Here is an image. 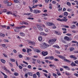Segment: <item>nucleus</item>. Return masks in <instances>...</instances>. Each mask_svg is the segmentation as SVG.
Here are the masks:
<instances>
[{
	"label": "nucleus",
	"instance_id": "72a5a7b5",
	"mask_svg": "<svg viewBox=\"0 0 78 78\" xmlns=\"http://www.w3.org/2000/svg\"><path fill=\"white\" fill-rule=\"evenodd\" d=\"M6 14H12H12H13L12 13H11V12H7Z\"/></svg>",
	"mask_w": 78,
	"mask_h": 78
},
{
	"label": "nucleus",
	"instance_id": "a878e982",
	"mask_svg": "<svg viewBox=\"0 0 78 78\" xmlns=\"http://www.w3.org/2000/svg\"><path fill=\"white\" fill-rule=\"evenodd\" d=\"M27 53H29L30 51H31V49H30L27 48Z\"/></svg>",
	"mask_w": 78,
	"mask_h": 78
},
{
	"label": "nucleus",
	"instance_id": "e433bc0d",
	"mask_svg": "<svg viewBox=\"0 0 78 78\" xmlns=\"http://www.w3.org/2000/svg\"><path fill=\"white\" fill-rule=\"evenodd\" d=\"M19 57L20 58H22L23 57V55H22L21 54H20V55H19Z\"/></svg>",
	"mask_w": 78,
	"mask_h": 78
},
{
	"label": "nucleus",
	"instance_id": "4468645a",
	"mask_svg": "<svg viewBox=\"0 0 78 78\" xmlns=\"http://www.w3.org/2000/svg\"><path fill=\"white\" fill-rule=\"evenodd\" d=\"M53 47H54V48H60L59 47V46L58 45H54L53 46Z\"/></svg>",
	"mask_w": 78,
	"mask_h": 78
},
{
	"label": "nucleus",
	"instance_id": "412c9836",
	"mask_svg": "<svg viewBox=\"0 0 78 78\" xmlns=\"http://www.w3.org/2000/svg\"><path fill=\"white\" fill-rule=\"evenodd\" d=\"M76 28V27L75 25H73L71 27V29H74V28Z\"/></svg>",
	"mask_w": 78,
	"mask_h": 78
},
{
	"label": "nucleus",
	"instance_id": "a19ab883",
	"mask_svg": "<svg viewBox=\"0 0 78 78\" xmlns=\"http://www.w3.org/2000/svg\"><path fill=\"white\" fill-rule=\"evenodd\" d=\"M1 73H2V74L3 75H4V76H7V75H6L5 74V73H3V72L1 71Z\"/></svg>",
	"mask_w": 78,
	"mask_h": 78
},
{
	"label": "nucleus",
	"instance_id": "9d476101",
	"mask_svg": "<svg viewBox=\"0 0 78 78\" xmlns=\"http://www.w3.org/2000/svg\"><path fill=\"white\" fill-rule=\"evenodd\" d=\"M4 69L5 70L7 73H10V72L6 68V67L5 66H4Z\"/></svg>",
	"mask_w": 78,
	"mask_h": 78
},
{
	"label": "nucleus",
	"instance_id": "37998d69",
	"mask_svg": "<svg viewBox=\"0 0 78 78\" xmlns=\"http://www.w3.org/2000/svg\"><path fill=\"white\" fill-rule=\"evenodd\" d=\"M36 52H37V53H40L41 52L38 49H36Z\"/></svg>",
	"mask_w": 78,
	"mask_h": 78
},
{
	"label": "nucleus",
	"instance_id": "ea45409f",
	"mask_svg": "<svg viewBox=\"0 0 78 78\" xmlns=\"http://www.w3.org/2000/svg\"><path fill=\"white\" fill-rule=\"evenodd\" d=\"M24 15H27V16H29V15H31V13H25Z\"/></svg>",
	"mask_w": 78,
	"mask_h": 78
},
{
	"label": "nucleus",
	"instance_id": "a211bd4d",
	"mask_svg": "<svg viewBox=\"0 0 78 78\" xmlns=\"http://www.w3.org/2000/svg\"><path fill=\"white\" fill-rule=\"evenodd\" d=\"M1 61L4 64H5V62H6V61H5V60L3 59H1Z\"/></svg>",
	"mask_w": 78,
	"mask_h": 78
},
{
	"label": "nucleus",
	"instance_id": "0eeeda50",
	"mask_svg": "<svg viewBox=\"0 0 78 78\" xmlns=\"http://www.w3.org/2000/svg\"><path fill=\"white\" fill-rule=\"evenodd\" d=\"M42 54L43 55V56H46V55H48V52L47 51H43L42 53Z\"/></svg>",
	"mask_w": 78,
	"mask_h": 78
},
{
	"label": "nucleus",
	"instance_id": "393cba45",
	"mask_svg": "<svg viewBox=\"0 0 78 78\" xmlns=\"http://www.w3.org/2000/svg\"><path fill=\"white\" fill-rule=\"evenodd\" d=\"M14 2L15 3H19V0H14Z\"/></svg>",
	"mask_w": 78,
	"mask_h": 78
},
{
	"label": "nucleus",
	"instance_id": "f8f14e48",
	"mask_svg": "<svg viewBox=\"0 0 78 78\" xmlns=\"http://www.w3.org/2000/svg\"><path fill=\"white\" fill-rule=\"evenodd\" d=\"M40 34L41 35H43V36H44L47 35V34H45V33H44L43 32H41Z\"/></svg>",
	"mask_w": 78,
	"mask_h": 78
},
{
	"label": "nucleus",
	"instance_id": "f3484780",
	"mask_svg": "<svg viewBox=\"0 0 78 78\" xmlns=\"http://www.w3.org/2000/svg\"><path fill=\"white\" fill-rule=\"evenodd\" d=\"M38 39L39 41H41L42 39V37L40 36L38 37Z\"/></svg>",
	"mask_w": 78,
	"mask_h": 78
},
{
	"label": "nucleus",
	"instance_id": "aec40b11",
	"mask_svg": "<svg viewBox=\"0 0 78 78\" xmlns=\"http://www.w3.org/2000/svg\"><path fill=\"white\" fill-rule=\"evenodd\" d=\"M67 15H68V12H64V16H66V17L67 16Z\"/></svg>",
	"mask_w": 78,
	"mask_h": 78
},
{
	"label": "nucleus",
	"instance_id": "69168bd1",
	"mask_svg": "<svg viewBox=\"0 0 78 78\" xmlns=\"http://www.w3.org/2000/svg\"><path fill=\"white\" fill-rule=\"evenodd\" d=\"M75 56V55H71L70 56V57L71 58H73V57Z\"/></svg>",
	"mask_w": 78,
	"mask_h": 78
},
{
	"label": "nucleus",
	"instance_id": "7ed1b4c3",
	"mask_svg": "<svg viewBox=\"0 0 78 78\" xmlns=\"http://www.w3.org/2000/svg\"><path fill=\"white\" fill-rule=\"evenodd\" d=\"M56 41V39H53L52 40H50L48 41L49 43H50L51 44H53L54 42Z\"/></svg>",
	"mask_w": 78,
	"mask_h": 78
},
{
	"label": "nucleus",
	"instance_id": "f257e3e1",
	"mask_svg": "<svg viewBox=\"0 0 78 78\" xmlns=\"http://www.w3.org/2000/svg\"><path fill=\"white\" fill-rule=\"evenodd\" d=\"M49 47V45L45 43H43V44H40V47L42 49H45V48H47V47Z\"/></svg>",
	"mask_w": 78,
	"mask_h": 78
},
{
	"label": "nucleus",
	"instance_id": "c03bdc74",
	"mask_svg": "<svg viewBox=\"0 0 78 78\" xmlns=\"http://www.w3.org/2000/svg\"><path fill=\"white\" fill-rule=\"evenodd\" d=\"M57 74L58 75H59V76H60L61 75V73L59 71H58L57 72Z\"/></svg>",
	"mask_w": 78,
	"mask_h": 78
},
{
	"label": "nucleus",
	"instance_id": "e2e57ef3",
	"mask_svg": "<svg viewBox=\"0 0 78 78\" xmlns=\"http://www.w3.org/2000/svg\"><path fill=\"white\" fill-rule=\"evenodd\" d=\"M72 43H77V41H72Z\"/></svg>",
	"mask_w": 78,
	"mask_h": 78
},
{
	"label": "nucleus",
	"instance_id": "13d9d810",
	"mask_svg": "<svg viewBox=\"0 0 78 78\" xmlns=\"http://www.w3.org/2000/svg\"><path fill=\"white\" fill-rule=\"evenodd\" d=\"M4 3H8V1H5L4 2Z\"/></svg>",
	"mask_w": 78,
	"mask_h": 78
},
{
	"label": "nucleus",
	"instance_id": "de8ad7c7",
	"mask_svg": "<svg viewBox=\"0 0 78 78\" xmlns=\"http://www.w3.org/2000/svg\"><path fill=\"white\" fill-rule=\"evenodd\" d=\"M3 55H4V56H5V58H7V57H8V55H6L5 54H3Z\"/></svg>",
	"mask_w": 78,
	"mask_h": 78
},
{
	"label": "nucleus",
	"instance_id": "4c0bfd02",
	"mask_svg": "<svg viewBox=\"0 0 78 78\" xmlns=\"http://www.w3.org/2000/svg\"><path fill=\"white\" fill-rule=\"evenodd\" d=\"M10 60L11 61H12V62H15V59H14L11 58Z\"/></svg>",
	"mask_w": 78,
	"mask_h": 78
},
{
	"label": "nucleus",
	"instance_id": "4d7b16f0",
	"mask_svg": "<svg viewBox=\"0 0 78 78\" xmlns=\"http://www.w3.org/2000/svg\"><path fill=\"white\" fill-rule=\"evenodd\" d=\"M43 71V72H45V73H48V71H47L45 70H42Z\"/></svg>",
	"mask_w": 78,
	"mask_h": 78
},
{
	"label": "nucleus",
	"instance_id": "3c124183",
	"mask_svg": "<svg viewBox=\"0 0 78 78\" xmlns=\"http://www.w3.org/2000/svg\"><path fill=\"white\" fill-rule=\"evenodd\" d=\"M1 27H2V28H6V26H1Z\"/></svg>",
	"mask_w": 78,
	"mask_h": 78
},
{
	"label": "nucleus",
	"instance_id": "8fccbe9b",
	"mask_svg": "<svg viewBox=\"0 0 78 78\" xmlns=\"http://www.w3.org/2000/svg\"><path fill=\"white\" fill-rule=\"evenodd\" d=\"M9 65L11 67H12V64L11 63L9 62Z\"/></svg>",
	"mask_w": 78,
	"mask_h": 78
},
{
	"label": "nucleus",
	"instance_id": "052dcab7",
	"mask_svg": "<svg viewBox=\"0 0 78 78\" xmlns=\"http://www.w3.org/2000/svg\"><path fill=\"white\" fill-rule=\"evenodd\" d=\"M7 11V10H6V9H4L3 10V12H6V11Z\"/></svg>",
	"mask_w": 78,
	"mask_h": 78
},
{
	"label": "nucleus",
	"instance_id": "6e6552de",
	"mask_svg": "<svg viewBox=\"0 0 78 78\" xmlns=\"http://www.w3.org/2000/svg\"><path fill=\"white\" fill-rule=\"evenodd\" d=\"M15 29L14 30L15 32H19V27H16Z\"/></svg>",
	"mask_w": 78,
	"mask_h": 78
},
{
	"label": "nucleus",
	"instance_id": "dca6fc26",
	"mask_svg": "<svg viewBox=\"0 0 78 78\" xmlns=\"http://www.w3.org/2000/svg\"><path fill=\"white\" fill-rule=\"evenodd\" d=\"M64 60L65 61H66V62H68V63H70V61L67 59H66L65 58V59H64Z\"/></svg>",
	"mask_w": 78,
	"mask_h": 78
},
{
	"label": "nucleus",
	"instance_id": "4be33fe9",
	"mask_svg": "<svg viewBox=\"0 0 78 78\" xmlns=\"http://www.w3.org/2000/svg\"><path fill=\"white\" fill-rule=\"evenodd\" d=\"M64 68L65 69H68V70H70V68H69V67L67 66H64Z\"/></svg>",
	"mask_w": 78,
	"mask_h": 78
},
{
	"label": "nucleus",
	"instance_id": "49530a36",
	"mask_svg": "<svg viewBox=\"0 0 78 78\" xmlns=\"http://www.w3.org/2000/svg\"><path fill=\"white\" fill-rule=\"evenodd\" d=\"M57 20H58V21H61V22H62V20H61L59 18H58V19H57Z\"/></svg>",
	"mask_w": 78,
	"mask_h": 78
},
{
	"label": "nucleus",
	"instance_id": "c85d7f7f",
	"mask_svg": "<svg viewBox=\"0 0 78 78\" xmlns=\"http://www.w3.org/2000/svg\"><path fill=\"white\" fill-rule=\"evenodd\" d=\"M68 20V19H62V21H64V22H67Z\"/></svg>",
	"mask_w": 78,
	"mask_h": 78
},
{
	"label": "nucleus",
	"instance_id": "6ab92c4d",
	"mask_svg": "<svg viewBox=\"0 0 78 78\" xmlns=\"http://www.w3.org/2000/svg\"><path fill=\"white\" fill-rule=\"evenodd\" d=\"M49 59H51V60L54 59V57L53 56L49 57Z\"/></svg>",
	"mask_w": 78,
	"mask_h": 78
},
{
	"label": "nucleus",
	"instance_id": "bb28decb",
	"mask_svg": "<svg viewBox=\"0 0 78 78\" xmlns=\"http://www.w3.org/2000/svg\"><path fill=\"white\" fill-rule=\"evenodd\" d=\"M67 5L69 6H71V3H70V2H67Z\"/></svg>",
	"mask_w": 78,
	"mask_h": 78
},
{
	"label": "nucleus",
	"instance_id": "2f4dec72",
	"mask_svg": "<svg viewBox=\"0 0 78 78\" xmlns=\"http://www.w3.org/2000/svg\"><path fill=\"white\" fill-rule=\"evenodd\" d=\"M1 46H2L4 48H5L6 47V45L5 44H1Z\"/></svg>",
	"mask_w": 78,
	"mask_h": 78
},
{
	"label": "nucleus",
	"instance_id": "79ce46f5",
	"mask_svg": "<svg viewBox=\"0 0 78 78\" xmlns=\"http://www.w3.org/2000/svg\"><path fill=\"white\" fill-rule=\"evenodd\" d=\"M50 67H55V66L54 65L51 64L49 65Z\"/></svg>",
	"mask_w": 78,
	"mask_h": 78
},
{
	"label": "nucleus",
	"instance_id": "f704fd0d",
	"mask_svg": "<svg viewBox=\"0 0 78 78\" xmlns=\"http://www.w3.org/2000/svg\"><path fill=\"white\" fill-rule=\"evenodd\" d=\"M5 36V34H2V33L1 34V37H4Z\"/></svg>",
	"mask_w": 78,
	"mask_h": 78
},
{
	"label": "nucleus",
	"instance_id": "ddd939ff",
	"mask_svg": "<svg viewBox=\"0 0 78 78\" xmlns=\"http://www.w3.org/2000/svg\"><path fill=\"white\" fill-rule=\"evenodd\" d=\"M58 57H59V58H61V59H64H64H66V58L63 57L62 55L59 56H58Z\"/></svg>",
	"mask_w": 78,
	"mask_h": 78
},
{
	"label": "nucleus",
	"instance_id": "b1692460",
	"mask_svg": "<svg viewBox=\"0 0 78 78\" xmlns=\"http://www.w3.org/2000/svg\"><path fill=\"white\" fill-rule=\"evenodd\" d=\"M75 50V48L73 47H71L70 48V50L71 51H72L73 50Z\"/></svg>",
	"mask_w": 78,
	"mask_h": 78
},
{
	"label": "nucleus",
	"instance_id": "6e6d98bb",
	"mask_svg": "<svg viewBox=\"0 0 78 78\" xmlns=\"http://www.w3.org/2000/svg\"><path fill=\"white\" fill-rule=\"evenodd\" d=\"M37 1H38V0H36L35 1V0H33V2H34H34L35 3H37Z\"/></svg>",
	"mask_w": 78,
	"mask_h": 78
},
{
	"label": "nucleus",
	"instance_id": "bf43d9fd",
	"mask_svg": "<svg viewBox=\"0 0 78 78\" xmlns=\"http://www.w3.org/2000/svg\"><path fill=\"white\" fill-rule=\"evenodd\" d=\"M62 8H59V9L58 10V11H62Z\"/></svg>",
	"mask_w": 78,
	"mask_h": 78
},
{
	"label": "nucleus",
	"instance_id": "680f3d73",
	"mask_svg": "<svg viewBox=\"0 0 78 78\" xmlns=\"http://www.w3.org/2000/svg\"><path fill=\"white\" fill-rule=\"evenodd\" d=\"M63 27H65V28H68L69 27L68 26H65V25H64L63 26Z\"/></svg>",
	"mask_w": 78,
	"mask_h": 78
},
{
	"label": "nucleus",
	"instance_id": "473e14b6",
	"mask_svg": "<svg viewBox=\"0 0 78 78\" xmlns=\"http://www.w3.org/2000/svg\"><path fill=\"white\" fill-rule=\"evenodd\" d=\"M11 5H12V3H11V2H9L7 4V5L8 6H11Z\"/></svg>",
	"mask_w": 78,
	"mask_h": 78
},
{
	"label": "nucleus",
	"instance_id": "1a4fd4ad",
	"mask_svg": "<svg viewBox=\"0 0 78 78\" xmlns=\"http://www.w3.org/2000/svg\"><path fill=\"white\" fill-rule=\"evenodd\" d=\"M62 30H63V31H64L63 32V33L64 34H65V33H67V29L66 28H62Z\"/></svg>",
	"mask_w": 78,
	"mask_h": 78
},
{
	"label": "nucleus",
	"instance_id": "2eb2a0df",
	"mask_svg": "<svg viewBox=\"0 0 78 78\" xmlns=\"http://www.w3.org/2000/svg\"><path fill=\"white\" fill-rule=\"evenodd\" d=\"M47 25L49 26H51V25H53V23L48 22V23Z\"/></svg>",
	"mask_w": 78,
	"mask_h": 78
},
{
	"label": "nucleus",
	"instance_id": "58836bf2",
	"mask_svg": "<svg viewBox=\"0 0 78 78\" xmlns=\"http://www.w3.org/2000/svg\"><path fill=\"white\" fill-rule=\"evenodd\" d=\"M54 59V61H59V59L58 58H55Z\"/></svg>",
	"mask_w": 78,
	"mask_h": 78
},
{
	"label": "nucleus",
	"instance_id": "20e7f679",
	"mask_svg": "<svg viewBox=\"0 0 78 78\" xmlns=\"http://www.w3.org/2000/svg\"><path fill=\"white\" fill-rule=\"evenodd\" d=\"M17 12L16 11H15V12H14V13H13L12 15L14 17H19V16L17 15Z\"/></svg>",
	"mask_w": 78,
	"mask_h": 78
},
{
	"label": "nucleus",
	"instance_id": "5fc2aeb1",
	"mask_svg": "<svg viewBox=\"0 0 78 78\" xmlns=\"http://www.w3.org/2000/svg\"><path fill=\"white\" fill-rule=\"evenodd\" d=\"M37 5H34L33 7H32V8H36V7H37Z\"/></svg>",
	"mask_w": 78,
	"mask_h": 78
},
{
	"label": "nucleus",
	"instance_id": "c756f323",
	"mask_svg": "<svg viewBox=\"0 0 78 78\" xmlns=\"http://www.w3.org/2000/svg\"><path fill=\"white\" fill-rule=\"evenodd\" d=\"M37 75L38 76V78H39V77H40V73H39V72H37Z\"/></svg>",
	"mask_w": 78,
	"mask_h": 78
},
{
	"label": "nucleus",
	"instance_id": "864d4df0",
	"mask_svg": "<svg viewBox=\"0 0 78 78\" xmlns=\"http://www.w3.org/2000/svg\"><path fill=\"white\" fill-rule=\"evenodd\" d=\"M3 41L4 42H9V41L8 40L5 39V40H4Z\"/></svg>",
	"mask_w": 78,
	"mask_h": 78
},
{
	"label": "nucleus",
	"instance_id": "c9c22d12",
	"mask_svg": "<svg viewBox=\"0 0 78 78\" xmlns=\"http://www.w3.org/2000/svg\"><path fill=\"white\" fill-rule=\"evenodd\" d=\"M14 75L16 76H18L19 75V74L17 73H14Z\"/></svg>",
	"mask_w": 78,
	"mask_h": 78
},
{
	"label": "nucleus",
	"instance_id": "9b49d317",
	"mask_svg": "<svg viewBox=\"0 0 78 78\" xmlns=\"http://www.w3.org/2000/svg\"><path fill=\"white\" fill-rule=\"evenodd\" d=\"M29 44H31L32 45H34V44H35V43L34 42H32L31 41H29L28 43Z\"/></svg>",
	"mask_w": 78,
	"mask_h": 78
},
{
	"label": "nucleus",
	"instance_id": "5701e85b",
	"mask_svg": "<svg viewBox=\"0 0 78 78\" xmlns=\"http://www.w3.org/2000/svg\"><path fill=\"white\" fill-rule=\"evenodd\" d=\"M27 74H28V75H30V76H33V73H31V72H28V73H27Z\"/></svg>",
	"mask_w": 78,
	"mask_h": 78
},
{
	"label": "nucleus",
	"instance_id": "a18cd8bd",
	"mask_svg": "<svg viewBox=\"0 0 78 78\" xmlns=\"http://www.w3.org/2000/svg\"><path fill=\"white\" fill-rule=\"evenodd\" d=\"M27 67L29 68V69H31V65H28Z\"/></svg>",
	"mask_w": 78,
	"mask_h": 78
},
{
	"label": "nucleus",
	"instance_id": "338daca9",
	"mask_svg": "<svg viewBox=\"0 0 78 78\" xmlns=\"http://www.w3.org/2000/svg\"><path fill=\"white\" fill-rule=\"evenodd\" d=\"M34 29V30H37V27H36V26H34L33 27Z\"/></svg>",
	"mask_w": 78,
	"mask_h": 78
},
{
	"label": "nucleus",
	"instance_id": "cd10ccee",
	"mask_svg": "<svg viewBox=\"0 0 78 78\" xmlns=\"http://www.w3.org/2000/svg\"><path fill=\"white\" fill-rule=\"evenodd\" d=\"M20 34L21 36H24V35H25V34L23 33V32H20Z\"/></svg>",
	"mask_w": 78,
	"mask_h": 78
},
{
	"label": "nucleus",
	"instance_id": "423d86ee",
	"mask_svg": "<svg viewBox=\"0 0 78 78\" xmlns=\"http://www.w3.org/2000/svg\"><path fill=\"white\" fill-rule=\"evenodd\" d=\"M64 38L66 39V41H71V40H72V38H69V37H65Z\"/></svg>",
	"mask_w": 78,
	"mask_h": 78
},
{
	"label": "nucleus",
	"instance_id": "0e129e2a",
	"mask_svg": "<svg viewBox=\"0 0 78 78\" xmlns=\"http://www.w3.org/2000/svg\"><path fill=\"white\" fill-rule=\"evenodd\" d=\"M74 75H75V76H77V77H78V74L75 73V74H74Z\"/></svg>",
	"mask_w": 78,
	"mask_h": 78
},
{
	"label": "nucleus",
	"instance_id": "7c9ffc66",
	"mask_svg": "<svg viewBox=\"0 0 78 78\" xmlns=\"http://www.w3.org/2000/svg\"><path fill=\"white\" fill-rule=\"evenodd\" d=\"M33 78H36L37 77V76H36V74H34L33 75Z\"/></svg>",
	"mask_w": 78,
	"mask_h": 78
},
{
	"label": "nucleus",
	"instance_id": "39448f33",
	"mask_svg": "<svg viewBox=\"0 0 78 78\" xmlns=\"http://www.w3.org/2000/svg\"><path fill=\"white\" fill-rule=\"evenodd\" d=\"M41 11L40 10H34L33 11L34 13H35L36 14H37V13H40Z\"/></svg>",
	"mask_w": 78,
	"mask_h": 78
},
{
	"label": "nucleus",
	"instance_id": "603ef678",
	"mask_svg": "<svg viewBox=\"0 0 78 78\" xmlns=\"http://www.w3.org/2000/svg\"><path fill=\"white\" fill-rule=\"evenodd\" d=\"M24 77L25 78H28V75L27 73L25 75Z\"/></svg>",
	"mask_w": 78,
	"mask_h": 78
},
{
	"label": "nucleus",
	"instance_id": "f03ea898",
	"mask_svg": "<svg viewBox=\"0 0 78 78\" xmlns=\"http://www.w3.org/2000/svg\"><path fill=\"white\" fill-rule=\"evenodd\" d=\"M37 27L39 31H43L42 27L41 26L39 25V24L37 25Z\"/></svg>",
	"mask_w": 78,
	"mask_h": 78
},
{
	"label": "nucleus",
	"instance_id": "774afa93",
	"mask_svg": "<svg viewBox=\"0 0 78 78\" xmlns=\"http://www.w3.org/2000/svg\"><path fill=\"white\" fill-rule=\"evenodd\" d=\"M23 52H26V49H23Z\"/></svg>",
	"mask_w": 78,
	"mask_h": 78
},
{
	"label": "nucleus",
	"instance_id": "09e8293b",
	"mask_svg": "<svg viewBox=\"0 0 78 78\" xmlns=\"http://www.w3.org/2000/svg\"><path fill=\"white\" fill-rule=\"evenodd\" d=\"M67 36H72V34H66Z\"/></svg>",
	"mask_w": 78,
	"mask_h": 78
}]
</instances>
